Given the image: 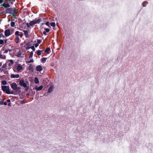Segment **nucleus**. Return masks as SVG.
<instances>
[{
    "mask_svg": "<svg viewBox=\"0 0 153 153\" xmlns=\"http://www.w3.org/2000/svg\"><path fill=\"white\" fill-rule=\"evenodd\" d=\"M17 13V10L16 11V12H15L14 13H13L11 15H12L14 17L16 18V14Z\"/></svg>",
    "mask_w": 153,
    "mask_h": 153,
    "instance_id": "18",
    "label": "nucleus"
},
{
    "mask_svg": "<svg viewBox=\"0 0 153 153\" xmlns=\"http://www.w3.org/2000/svg\"><path fill=\"white\" fill-rule=\"evenodd\" d=\"M11 105V104L10 103H9L8 104V105L9 106H10Z\"/></svg>",
    "mask_w": 153,
    "mask_h": 153,
    "instance_id": "50",
    "label": "nucleus"
},
{
    "mask_svg": "<svg viewBox=\"0 0 153 153\" xmlns=\"http://www.w3.org/2000/svg\"><path fill=\"white\" fill-rule=\"evenodd\" d=\"M4 42L3 40L0 39V45H3L4 44Z\"/></svg>",
    "mask_w": 153,
    "mask_h": 153,
    "instance_id": "28",
    "label": "nucleus"
},
{
    "mask_svg": "<svg viewBox=\"0 0 153 153\" xmlns=\"http://www.w3.org/2000/svg\"><path fill=\"white\" fill-rule=\"evenodd\" d=\"M41 42H42L41 40H40L39 39L37 40V43H38L39 44H40L41 43Z\"/></svg>",
    "mask_w": 153,
    "mask_h": 153,
    "instance_id": "34",
    "label": "nucleus"
},
{
    "mask_svg": "<svg viewBox=\"0 0 153 153\" xmlns=\"http://www.w3.org/2000/svg\"><path fill=\"white\" fill-rule=\"evenodd\" d=\"M39 82V81L38 78L36 77H35L34 78V82L36 84H38Z\"/></svg>",
    "mask_w": 153,
    "mask_h": 153,
    "instance_id": "14",
    "label": "nucleus"
},
{
    "mask_svg": "<svg viewBox=\"0 0 153 153\" xmlns=\"http://www.w3.org/2000/svg\"><path fill=\"white\" fill-rule=\"evenodd\" d=\"M19 84L20 85L23 86L25 88V90L27 91L29 88V87H27L26 84L25 82L24 79H22L20 81Z\"/></svg>",
    "mask_w": 153,
    "mask_h": 153,
    "instance_id": "4",
    "label": "nucleus"
},
{
    "mask_svg": "<svg viewBox=\"0 0 153 153\" xmlns=\"http://www.w3.org/2000/svg\"><path fill=\"white\" fill-rule=\"evenodd\" d=\"M15 1L16 0H0V6L4 8L10 7L14 4Z\"/></svg>",
    "mask_w": 153,
    "mask_h": 153,
    "instance_id": "1",
    "label": "nucleus"
},
{
    "mask_svg": "<svg viewBox=\"0 0 153 153\" xmlns=\"http://www.w3.org/2000/svg\"><path fill=\"white\" fill-rule=\"evenodd\" d=\"M21 52L19 51L17 53L16 56L19 57H21Z\"/></svg>",
    "mask_w": 153,
    "mask_h": 153,
    "instance_id": "17",
    "label": "nucleus"
},
{
    "mask_svg": "<svg viewBox=\"0 0 153 153\" xmlns=\"http://www.w3.org/2000/svg\"><path fill=\"white\" fill-rule=\"evenodd\" d=\"M3 104V101H0V105H2Z\"/></svg>",
    "mask_w": 153,
    "mask_h": 153,
    "instance_id": "40",
    "label": "nucleus"
},
{
    "mask_svg": "<svg viewBox=\"0 0 153 153\" xmlns=\"http://www.w3.org/2000/svg\"><path fill=\"white\" fill-rule=\"evenodd\" d=\"M39 44L37 43L35 44V46L36 47H37L39 46Z\"/></svg>",
    "mask_w": 153,
    "mask_h": 153,
    "instance_id": "38",
    "label": "nucleus"
},
{
    "mask_svg": "<svg viewBox=\"0 0 153 153\" xmlns=\"http://www.w3.org/2000/svg\"><path fill=\"white\" fill-rule=\"evenodd\" d=\"M6 64L9 67H10L12 65V64H11V63H10L9 62H7Z\"/></svg>",
    "mask_w": 153,
    "mask_h": 153,
    "instance_id": "26",
    "label": "nucleus"
},
{
    "mask_svg": "<svg viewBox=\"0 0 153 153\" xmlns=\"http://www.w3.org/2000/svg\"><path fill=\"white\" fill-rule=\"evenodd\" d=\"M32 68V67L31 66H30L29 68H30V69H29V70H31L30 68Z\"/></svg>",
    "mask_w": 153,
    "mask_h": 153,
    "instance_id": "51",
    "label": "nucleus"
},
{
    "mask_svg": "<svg viewBox=\"0 0 153 153\" xmlns=\"http://www.w3.org/2000/svg\"><path fill=\"white\" fill-rule=\"evenodd\" d=\"M1 35H3L2 33H1V34H0V36H1Z\"/></svg>",
    "mask_w": 153,
    "mask_h": 153,
    "instance_id": "54",
    "label": "nucleus"
},
{
    "mask_svg": "<svg viewBox=\"0 0 153 153\" xmlns=\"http://www.w3.org/2000/svg\"><path fill=\"white\" fill-rule=\"evenodd\" d=\"M19 36H20L21 37H22V36H23V33H22L20 34H19Z\"/></svg>",
    "mask_w": 153,
    "mask_h": 153,
    "instance_id": "39",
    "label": "nucleus"
},
{
    "mask_svg": "<svg viewBox=\"0 0 153 153\" xmlns=\"http://www.w3.org/2000/svg\"><path fill=\"white\" fill-rule=\"evenodd\" d=\"M45 30L46 32H48L50 31L49 29L47 28H45Z\"/></svg>",
    "mask_w": 153,
    "mask_h": 153,
    "instance_id": "33",
    "label": "nucleus"
},
{
    "mask_svg": "<svg viewBox=\"0 0 153 153\" xmlns=\"http://www.w3.org/2000/svg\"><path fill=\"white\" fill-rule=\"evenodd\" d=\"M36 21L37 22V23H40V20H39V19L36 20Z\"/></svg>",
    "mask_w": 153,
    "mask_h": 153,
    "instance_id": "41",
    "label": "nucleus"
},
{
    "mask_svg": "<svg viewBox=\"0 0 153 153\" xmlns=\"http://www.w3.org/2000/svg\"><path fill=\"white\" fill-rule=\"evenodd\" d=\"M20 89V88L17 86V90H19V89Z\"/></svg>",
    "mask_w": 153,
    "mask_h": 153,
    "instance_id": "48",
    "label": "nucleus"
},
{
    "mask_svg": "<svg viewBox=\"0 0 153 153\" xmlns=\"http://www.w3.org/2000/svg\"><path fill=\"white\" fill-rule=\"evenodd\" d=\"M36 69L37 71L40 72L42 71L43 68L41 66L39 65L36 67Z\"/></svg>",
    "mask_w": 153,
    "mask_h": 153,
    "instance_id": "8",
    "label": "nucleus"
},
{
    "mask_svg": "<svg viewBox=\"0 0 153 153\" xmlns=\"http://www.w3.org/2000/svg\"><path fill=\"white\" fill-rule=\"evenodd\" d=\"M33 62V59H30L28 62L29 63Z\"/></svg>",
    "mask_w": 153,
    "mask_h": 153,
    "instance_id": "35",
    "label": "nucleus"
},
{
    "mask_svg": "<svg viewBox=\"0 0 153 153\" xmlns=\"http://www.w3.org/2000/svg\"><path fill=\"white\" fill-rule=\"evenodd\" d=\"M8 50H6L4 51V53H7L8 52Z\"/></svg>",
    "mask_w": 153,
    "mask_h": 153,
    "instance_id": "42",
    "label": "nucleus"
},
{
    "mask_svg": "<svg viewBox=\"0 0 153 153\" xmlns=\"http://www.w3.org/2000/svg\"><path fill=\"white\" fill-rule=\"evenodd\" d=\"M9 62L11 63V64L13 65L14 63V61L13 60H10L9 61Z\"/></svg>",
    "mask_w": 153,
    "mask_h": 153,
    "instance_id": "31",
    "label": "nucleus"
},
{
    "mask_svg": "<svg viewBox=\"0 0 153 153\" xmlns=\"http://www.w3.org/2000/svg\"><path fill=\"white\" fill-rule=\"evenodd\" d=\"M43 33L44 35H46V32L45 31H44L43 32Z\"/></svg>",
    "mask_w": 153,
    "mask_h": 153,
    "instance_id": "44",
    "label": "nucleus"
},
{
    "mask_svg": "<svg viewBox=\"0 0 153 153\" xmlns=\"http://www.w3.org/2000/svg\"><path fill=\"white\" fill-rule=\"evenodd\" d=\"M23 32L24 33V34L25 35L26 38H28L29 37V32L28 31L26 30H24L23 31Z\"/></svg>",
    "mask_w": 153,
    "mask_h": 153,
    "instance_id": "7",
    "label": "nucleus"
},
{
    "mask_svg": "<svg viewBox=\"0 0 153 153\" xmlns=\"http://www.w3.org/2000/svg\"><path fill=\"white\" fill-rule=\"evenodd\" d=\"M43 51H44L43 50H39L37 52V54L39 56L40 55H41V52Z\"/></svg>",
    "mask_w": 153,
    "mask_h": 153,
    "instance_id": "16",
    "label": "nucleus"
},
{
    "mask_svg": "<svg viewBox=\"0 0 153 153\" xmlns=\"http://www.w3.org/2000/svg\"><path fill=\"white\" fill-rule=\"evenodd\" d=\"M15 35L16 36H19V32L18 31H16L15 33Z\"/></svg>",
    "mask_w": 153,
    "mask_h": 153,
    "instance_id": "30",
    "label": "nucleus"
},
{
    "mask_svg": "<svg viewBox=\"0 0 153 153\" xmlns=\"http://www.w3.org/2000/svg\"><path fill=\"white\" fill-rule=\"evenodd\" d=\"M7 65L6 64V63L5 64H4L2 66V67L3 68H6V66Z\"/></svg>",
    "mask_w": 153,
    "mask_h": 153,
    "instance_id": "36",
    "label": "nucleus"
},
{
    "mask_svg": "<svg viewBox=\"0 0 153 153\" xmlns=\"http://www.w3.org/2000/svg\"><path fill=\"white\" fill-rule=\"evenodd\" d=\"M39 20H40V21H42V19H39Z\"/></svg>",
    "mask_w": 153,
    "mask_h": 153,
    "instance_id": "52",
    "label": "nucleus"
},
{
    "mask_svg": "<svg viewBox=\"0 0 153 153\" xmlns=\"http://www.w3.org/2000/svg\"><path fill=\"white\" fill-rule=\"evenodd\" d=\"M50 50V48H47L46 49L45 51V52L48 53Z\"/></svg>",
    "mask_w": 153,
    "mask_h": 153,
    "instance_id": "19",
    "label": "nucleus"
},
{
    "mask_svg": "<svg viewBox=\"0 0 153 153\" xmlns=\"http://www.w3.org/2000/svg\"><path fill=\"white\" fill-rule=\"evenodd\" d=\"M147 3L145 1L143 3H142V5L143 7H145L146 6V4Z\"/></svg>",
    "mask_w": 153,
    "mask_h": 153,
    "instance_id": "32",
    "label": "nucleus"
},
{
    "mask_svg": "<svg viewBox=\"0 0 153 153\" xmlns=\"http://www.w3.org/2000/svg\"><path fill=\"white\" fill-rule=\"evenodd\" d=\"M15 22H12L10 23V25L11 27H13L15 26Z\"/></svg>",
    "mask_w": 153,
    "mask_h": 153,
    "instance_id": "23",
    "label": "nucleus"
},
{
    "mask_svg": "<svg viewBox=\"0 0 153 153\" xmlns=\"http://www.w3.org/2000/svg\"><path fill=\"white\" fill-rule=\"evenodd\" d=\"M1 89L3 91L8 94H14L13 91H10L8 86L3 85L1 86Z\"/></svg>",
    "mask_w": 153,
    "mask_h": 153,
    "instance_id": "3",
    "label": "nucleus"
},
{
    "mask_svg": "<svg viewBox=\"0 0 153 153\" xmlns=\"http://www.w3.org/2000/svg\"><path fill=\"white\" fill-rule=\"evenodd\" d=\"M33 21V22L35 24L37 23V22L36 21V20H35Z\"/></svg>",
    "mask_w": 153,
    "mask_h": 153,
    "instance_id": "43",
    "label": "nucleus"
},
{
    "mask_svg": "<svg viewBox=\"0 0 153 153\" xmlns=\"http://www.w3.org/2000/svg\"><path fill=\"white\" fill-rule=\"evenodd\" d=\"M6 8V9L5 10V11H3L2 13H4L5 14L7 13H9L11 14L13 13H14L15 12H16V11L17 10L15 7L12 8L8 7Z\"/></svg>",
    "mask_w": 153,
    "mask_h": 153,
    "instance_id": "2",
    "label": "nucleus"
},
{
    "mask_svg": "<svg viewBox=\"0 0 153 153\" xmlns=\"http://www.w3.org/2000/svg\"><path fill=\"white\" fill-rule=\"evenodd\" d=\"M30 48H31L33 51H34L35 50V49L33 46L30 47Z\"/></svg>",
    "mask_w": 153,
    "mask_h": 153,
    "instance_id": "29",
    "label": "nucleus"
},
{
    "mask_svg": "<svg viewBox=\"0 0 153 153\" xmlns=\"http://www.w3.org/2000/svg\"><path fill=\"white\" fill-rule=\"evenodd\" d=\"M17 68L18 71H20L22 68V67L20 65H19L17 66Z\"/></svg>",
    "mask_w": 153,
    "mask_h": 153,
    "instance_id": "11",
    "label": "nucleus"
},
{
    "mask_svg": "<svg viewBox=\"0 0 153 153\" xmlns=\"http://www.w3.org/2000/svg\"><path fill=\"white\" fill-rule=\"evenodd\" d=\"M31 45V43L30 42H28L26 44L27 46H30Z\"/></svg>",
    "mask_w": 153,
    "mask_h": 153,
    "instance_id": "27",
    "label": "nucleus"
},
{
    "mask_svg": "<svg viewBox=\"0 0 153 153\" xmlns=\"http://www.w3.org/2000/svg\"><path fill=\"white\" fill-rule=\"evenodd\" d=\"M45 25L48 26H49V22H47L46 23H45Z\"/></svg>",
    "mask_w": 153,
    "mask_h": 153,
    "instance_id": "37",
    "label": "nucleus"
},
{
    "mask_svg": "<svg viewBox=\"0 0 153 153\" xmlns=\"http://www.w3.org/2000/svg\"><path fill=\"white\" fill-rule=\"evenodd\" d=\"M7 39H5L4 40V42H5V43H7Z\"/></svg>",
    "mask_w": 153,
    "mask_h": 153,
    "instance_id": "49",
    "label": "nucleus"
},
{
    "mask_svg": "<svg viewBox=\"0 0 153 153\" xmlns=\"http://www.w3.org/2000/svg\"><path fill=\"white\" fill-rule=\"evenodd\" d=\"M7 102H10V99H7Z\"/></svg>",
    "mask_w": 153,
    "mask_h": 153,
    "instance_id": "46",
    "label": "nucleus"
},
{
    "mask_svg": "<svg viewBox=\"0 0 153 153\" xmlns=\"http://www.w3.org/2000/svg\"><path fill=\"white\" fill-rule=\"evenodd\" d=\"M30 47H27L26 48V50H28L29 49H30Z\"/></svg>",
    "mask_w": 153,
    "mask_h": 153,
    "instance_id": "45",
    "label": "nucleus"
},
{
    "mask_svg": "<svg viewBox=\"0 0 153 153\" xmlns=\"http://www.w3.org/2000/svg\"><path fill=\"white\" fill-rule=\"evenodd\" d=\"M53 89V88L52 86L50 87L48 89V92L49 93L51 92L52 91Z\"/></svg>",
    "mask_w": 153,
    "mask_h": 153,
    "instance_id": "15",
    "label": "nucleus"
},
{
    "mask_svg": "<svg viewBox=\"0 0 153 153\" xmlns=\"http://www.w3.org/2000/svg\"><path fill=\"white\" fill-rule=\"evenodd\" d=\"M47 59V58H43L42 59L41 61L43 63H45Z\"/></svg>",
    "mask_w": 153,
    "mask_h": 153,
    "instance_id": "20",
    "label": "nucleus"
},
{
    "mask_svg": "<svg viewBox=\"0 0 153 153\" xmlns=\"http://www.w3.org/2000/svg\"><path fill=\"white\" fill-rule=\"evenodd\" d=\"M33 52L32 51L30 53V55H29V58H31L33 57Z\"/></svg>",
    "mask_w": 153,
    "mask_h": 153,
    "instance_id": "24",
    "label": "nucleus"
},
{
    "mask_svg": "<svg viewBox=\"0 0 153 153\" xmlns=\"http://www.w3.org/2000/svg\"><path fill=\"white\" fill-rule=\"evenodd\" d=\"M9 51L10 52V51H11V50H10V49L9 50Z\"/></svg>",
    "mask_w": 153,
    "mask_h": 153,
    "instance_id": "53",
    "label": "nucleus"
},
{
    "mask_svg": "<svg viewBox=\"0 0 153 153\" xmlns=\"http://www.w3.org/2000/svg\"><path fill=\"white\" fill-rule=\"evenodd\" d=\"M5 35L6 36H8L10 34V31L9 29H7L5 30Z\"/></svg>",
    "mask_w": 153,
    "mask_h": 153,
    "instance_id": "6",
    "label": "nucleus"
},
{
    "mask_svg": "<svg viewBox=\"0 0 153 153\" xmlns=\"http://www.w3.org/2000/svg\"><path fill=\"white\" fill-rule=\"evenodd\" d=\"M11 88L14 90H16L17 88V85L15 83H12L11 85Z\"/></svg>",
    "mask_w": 153,
    "mask_h": 153,
    "instance_id": "5",
    "label": "nucleus"
},
{
    "mask_svg": "<svg viewBox=\"0 0 153 153\" xmlns=\"http://www.w3.org/2000/svg\"><path fill=\"white\" fill-rule=\"evenodd\" d=\"M27 25V27L29 28L30 27V26H32L34 25H35L33 21H31L29 24L28 23H27L26 24Z\"/></svg>",
    "mask_w": 153,
    "mask_h": 153,
    "instance_id": "9",
    "label": "nucleus"
},
{
    "mask_svg": "<svg viewBox=\"0 0 153 153\" xmlns=\"http://www.w3.org/2000/svg\"><path fill=\"white\" fill-rule=\"evenodd\" d=\"M51 26L53 27H54L56 26V24L54 22H52L50 24Z\"/></svg>",
    "mask_w": 153,
    "mask_h": 153,
    "instance_id": "22",
    "label": "nucleus"
},
{
    "mask_svg": "<svg viewBox=\"0 0 153 153\" xmlns=\"http://www.w3.org/2000/svg\"><path fill=\"white\" fill-rule=\"evenodd\" d=\"M3 104L4 105H7V103L6 102H3Z\"/></svg>",
    "mask_w": 153,
    "mask_h": 153,
    "instance_id": "47",
    "label": "nucleus"
},
{
    "mask_svg": "<svg viewBox=\"0 0 153 153\" xmlns=\"http://www.w3.org/2000/svg\"><path fill=\"white\" fill-rule=\"evenodd\" d=\"M0 58L2 59H5L6 58V56L4 55L1 54L0 55Z\"/></svg>",
    "mask_w": 153,
    "mask_h": 153,
    "instance_id": "21",
    "label": "nucleus"
},
{
    "mask_svg": "<svg viewBox=\"0 0 153 153\" xmlns=\"http://www.w3.org/2000/svg\"><path fill=\"white\" fill-rule=\"evenodd\" d=\"M1 70V69H0V70Z\"/></svg>",
    "mask_w": 153,
    "mask_h": 153,
    "instance_id": "55",
    "label": "nucleus"
},
{
    "mask_svg": "<svg viewBox=\"0 0 153 153\" xmlns=\"http://www.w3.org/2000/svg\"><path fill=\"white\" fill-rule=\"evenodd\" d=\"M43 88V86L42 85H41L39 87H36V89L37 91H40Z\"/></svg>",
    "mask_w": 153,
    "mask_h": 153,
    "instance_id": "12",
    "label": "nucleus"
},
{
    "mask_svg": "<svg viewBox=\"0 0 153 153\" xmlns=\"http://www.w3.org/2000/svg\"><path fill=\"white\" fill-rule=\"evenodd\" d=\"M7 84V82L6 81L4 80L2 82V84L3 85H6Z\"/></svg>",
    "mask_w": 153,
    "mask_h": 153,
    "instance_id": "25",
    "label": "nucleus"
},
{
    "mask_svg": "<svg viewBox=\"0 0 153 153\" xmlns=\"http://www.w3.org/2000/svg\"><path fill=\"white\" fill-rule=\"evenodd\" d=\"M10 77L11 78H18L19 77V74L15 75L12 74L11 75Z\"/></svg>",
    "mask_w": 153,
    "mask_h": 153,
    "instance_id": "10",
    "label": "nucleus"
},
{
    "mask_svg": "<svg viewBox=\"0 0 153 153\" xmlns=\"http://www.w3.org/2000/svg\"><path fill=\"white\" fill-rule=\"evenodd\" d=\"M19 38L18 36H16L14 39L15 42L16 43H18L19 42Z\"/></svg>",
    "mask_w": 153,
    "mask_h": 153,
    "instance_id": "13",
    "label": "nucleus"
}]
</instances>
